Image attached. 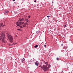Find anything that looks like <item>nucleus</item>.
<instances>
[{
    "instance_id": "8",
    "label": "nucleus",
    "mask_w": 73,
    "mask_h": 73,
    "mask_svg": "<svg viewBox=\"0 0 73 73\" xmlns=\"http://www.w3.org/2000/svg\"><path fill=\"white\" fill-rule=\"evenodd\" d=\"M24 20H25V21H26V22H27V23L28 22V23H29V20L28 19H25Z\"/></svg>"
},
{
    "instance_id": "19",
    "label": "nucleus",
    "mask_w": 73,
    "mask_h": 73,
    "mask_svg": "<svg viewBox=\"0 0 73 73\" xmlns=\"http://www.w3.org/2000/svg\"><path fill=\"white\" fill-rule=\"evenodd\" d=\"M44 46L45 48H46V45H45V44L44 45Z\"/></svg>"
},
{
    "instance_id": "30",
    "label": "nucleus",
    "mask_w": 73,
    "mask_h": 73,
    "mask_svg": "<svg viewBox=\"0 0 73 73\" xmlns=\"http://www.w3.org/2000/svg\"><path fill=\"white\" fill-rule=\"evenodd\" d=\"M2 25H1V26H2Z\"/></svg>"
},
{
    "instance_id": "7",
    "label": "nucleus",
    "mask_w": 73,
    "mask_h": 73,
    "mask_svg": "<svg viewBox=\"0 0 73 73\" xmlns=\"http://www.w3.org/2000/svg\"><path fill=\"white\" fill-rule=\"evenodd\" d=\"M8 12H9V11H5V15H7V14H8Z\"/></svg>"
},
{
    "instance_id": "2",
    "label": "nucleus",
    "mask_w": 73,
    "mask_h": 73,
    "mask_svg": "<svg viewBox=\"0 0 73 73\" xmlns=\"http://www.w3.org/2000/svg\"><path fill=\"white\" fill-rule=\"evenodd\" d=\"M5 36L4 34H1V36H0V40L1 41H2L3 43H5Z\"/></svg>"
},
{
    "instance_id": "14",
    "label": "nucleus",
    "mask_w": 73,
    "mask_h": 73,
    "mask_svg": "<svg viewBox=\"0 0 73 73\" xmlns=\"http://www.w3.org/2000/svg\"><path fill=\"white\" fill-rule=\"evenodd\" d=\"M28 62H32V60H28Z\"/></svg>"
},
{
    "instance_id": "1",
    "label": "nucleus",
    "mask_w": 73,
    "mask_h": 73,
    "mask_svg": "<svg viewBox=\"0 0 73 73\" xmlns=\"http://www.w3.org/2000/svg\"><path fill=\"white\" fill-rule=\"evenodd\" d=\"M48 62H44V64H46V65H43V66L42 67V68L44 70V72H46L48 70V67H47V66L48 65Z\"/></svg>"
},
{
    "instance_id": "13",
    "label": "nucleus",
    "mask_w": 73,
    "mask_h": 73,
    "mask_svg": "<svg viewBox=\"0 0 73 73\" xmlns=\"http://www.w3.org/2000/svg\"><path fill=\"white\" fill-rule=\"evenodd\" d=\"M40 33V31H38L36 32V33Z\"/></svg>"
},
{
    "instance_id": "3",
    "label": "nucleus",
    "mask_w": 73,
    "mask_h": 73,
    "mask_svg": "<svg viewBox=\"0 0 73 73\" xmlns=\"http://www.w3.org/2000/svg\"><path fill=\"white\" fill-rule=\"evenodd\" d=\"M7 37L9 40V42H11V43L13 42V37L12 36L8 35H7Z\"/></svg>"
},
{
    "instance_id": "4",
    "label": "nucleus",
    "mask_w": 73,
    "mask_h": 73,
    "mask_svg": "<svg viewBox=\"0 0 73 73\" xmlns=\"http://www.w3.org/2000/svg\"><path fill=\"white\" fill-rule=\"evenodd\" d=\"M25 25V23L24 22L22 23L21 22H20L19 23V24L17 25V26H19L20 27V28H23V27H25V26H23L22 25Z\"/></svg>"
},
{
    "instance_id": "29",
    "label": "nucleus",
    "mask_w": 73,
    "mask_h": 73,
    "mask_svg": "<svg viewBox=\"0 0 73 73\" xmlns=\"http://www.w3.org/2000/svg\"><path fill=\"white\" fill-rule=\"evenodd\" d=\"M13 1H15V0H13Z\"/></svg>"
},
{
    "instance_id": "25",
    "label": "nucleus",
    "mask_w": 73,
    "mask_h": 73,
    "mask_svg": "<svg viewBox=\"0 0 73 73\" xmlns=\"http://www.w3.org/2000/svg\"><path fill=\"white\" fill-rule=\"evenodd\" d=\"M18 31H20V29H18Z\"/></svg>"
},
{
    "instance_id": "10",
    "label": "nucleus",
    "mask_w": 73,
    "mask_h": 73,
    "mask_svg": "<svg viewBox=\"0 0 73 73\" xmlns=\"http://www.w3.org/2000/svg\"><path fill=\"white\" fill-rule=\"evenodd\" d=\"M65 55L66 56H68V52H65Z\"/></svg>"
},
{
    "instance_id": "18",
    "label": "nucleus",
    "mask_w": 73,
    "mask_h": 73,
    "mask_svg": "<svg viewBox=\"0 0 73 73\" xmlns=\"http://www.w3.org/2000/svg\"><path fill=\"white\" fill-rule=\"evenodd\" d=\"M56 60H59V58H57Z\"/></svg>"
},
{
    "instance_id": "32",
    "label": "nucleus",
    "mask_w": 73,
    "mask_h": 73,
    "mask_svg": "<svg viewBox=\"0 0 73 73\" xmlns=\"http://www.w3.org/2000/svg\"><path fill=\"white\" fill-rule=\"evenodd\" d=\"M15 3H16V2H15Z\"/></svg>"
},
{
    "instance_id": "9",
    "label": "nucleus",
    "mask_w": 73,
    "mask_h": 73,
    "mask_svg": "<svg viewBox=\"0 0 73 73\" xmlns=\"http://www.w3.org/2000/svg\"><path fill=\"white\" fill-rule=\"evenodd\" d=\"M15 45V44L13 43V44H9V45L10 46H12V45Z\"/></svg>"
},
{
    "instance_id": "26",
    "label": "nucleus",
    "mask_w": 73,
    "mask_h": 73,
    "mask_svg": "<svg viewBox=\"0 0 73 73\" xmlns=\"http://www.w3.org/2000/svg\"><path fill=\"white\" fill-rule=\"evenodd\" d=\"M29 18H30V16H29Z\"/></svg>"
},
{
    "instance_id": "28",
    "label": "nucleus",
    "mask_w": 73,
    "mask_h": 73,
    "mask_svg": "<svg viewBox=\"0 0 73 73\" xmlns=\"http://www.w3.org/2000/svg\"><path fill=\"white\" fill-rule=\"evenodd\" d=\"M52 3H53L54 2H53V1H52Z\"/></svg>"
},
{
    "instance_id": "16",
    "label": "nucleus",
    "mask_w": 73,
    "mask_h": 73,
    "mask_svg": "<svg viewBox=\"0 0 73 73\" xmlns=\"http://www.w3.org/2000/svg\"><path fill=\"white\" fill-rule=\"evenodd\" d=\"M50 64H48V68H50Z\"/></svg>"
},
{
    "instance_id": "6",
    "label": "nucleus",
    "mask_w": 73,
    "mask_h": 73,
    "mask_svg": "<svg viewBox=\"0 0 73 73\" xmlns=\"http://www.w3.org/2000/svg\"><path fill=\"white\" fill-rule=\"evenodd\" d=\"M35 65L36 66H38V61H36L35 62Z\"/></svg>"
},
{
    "instance_id": "15",
    "label": "nucleus",
    "mask_w": 73,
    "mask_h": 73,
    "mask_svg": "<svg viewBox=\"0 0 73 73\" xmlns=\"http://www.w3.org/2000/svg\"><path fill=\"white\" fill-rule=\"evenodd\" d=\"M38 47V45H36L34 46V48H37Z\"/></svg>"
},
{
    "instance_id": "12",
    "label": "nucleus",
    "mask_w": 73,
    "mask_h": 73,
    "mask_svg": "<svg viewBox=\"0 0 73 73\" xmlns=\"http://www.w3.org/2000/svg\"><path fill=\"white\" fill-rule=\"evenodd\" d=\"M66 48H67V46H64L63 48V49H66Z\"/></svg>"
},
{
    "instance_id": "31",
    "label": "nucleus",
    "mask_w": 73,
    "mask_h": 73,
    "mask_svg": "<svg viewBox=\"0 0 73 73\" xmlns=\"http://www.w3.org/2000/svg\"><path fill=\"white\" fill-rule=\"evenodd\" d=\"M23 1H24V0H23Z\"/></svg>"
},
{
    "instance_id": "34",
    "label": "nucleus",
    "mask_w": 73,
    "mask_h": 73,
    "mask_svg": "<svg viewBox=\"0 0 73 73\" xmlns=\"http://www.w3.org/2000/svg\"><path fill=\"white\" fill-rule=\"evenodd\" d=\"M18 7H19V6H18Z\"/></svg>"
},
{
    "instance_id": "24",
    "label": "nucleus",
    "mask_w": 73,
    "mask_h": 73,
    "mask_svg": "<svg viewBox=\"0 0 73 73\" xmlns=\"http://www.w3.org/2000/svg\"><path fill=\"white\" fill-rule=\"evenodd\" d=\"M61 46H63V44H61Z\"/></svg>"
},
{
    "instance_id": "20",
    "label": "nucleus",
    "mask_w": 73,
    "mask_h": 73,
    "mask_svg": "<svg viewBox=\"0 0 73 73\" xmlns=\"http://www.w3.org/2000/svg\"><path fill=\"white\" fill-rule=\"evenodd\" d=\"M47 17L49 18V17H50V16H47Z\"/></svg>"
},
{
    "instance_id": "5",
    "label": "nucleus",
    "mask_w": 73,
    "mask_h": 73,
    "mask_svg": "<svg viewBox=\"0 0 73 73\" xmlns=\"http://www.w3.org/2000/svg\"><path fill=\"white\" fill-rule=\"evenodd\" d=\"M21 61L22 63H24V62H25V59H24V58H23V59H22L21 60Z\"/></svg>"
},
{
    "instance_id": "17",
    "label": "nucleus",
    "mask_w": 73,
    "mask_h": 73,
    "mask_svg": "<svg viewBox=\"0 0 73 73\" xmlns=\"http://www.w3.org/2000/svg\"><path fill=\"white\" fill-rule=\"evenodd\" d=\"M39 67L40 68H42V66H41V65H40L39 66Z\"/></svg>"
},
{
    "instance_id": "27",
    "label": "nucleus",
    "mask_w": 73,
    "mask_h": 73,
    "mask_svg": "<svg viewBox=\"0 0 73 73\" xmlns=\"http://www.w3.org/2000/svg\"><path fill=\"white\" fill-rule=\"evenodd\" d=\"M27 25H28V24L27 23H26Z\"/></svg>"
},
{
    "instance_id": "22",
    "label": "nucleus",
    "mask_w": 73,
    "mask_h": 73,
    "mask_svg": "<svg viewBox=\"0 0 73 73\" xmlns=\"http://www.w3.org/2000/svg\"><path fill=\"white\" fill-rule=\"evenodd\" d=\"M64 27H66V25H64Z\"/></svg>"
},
{
    "instance_id": "33",
    "label": "nucleus",
    "mask_w": 73,
    "mask_h": 73,
    "mask_svg": "<svg viewBox=\"0 0 73 73\" xmlns=\"http://www.w3.org/2000/svg\"><path fill=\"white\" fill-rule=\"evenodd\" d=\"M28 68H29V67Z\"/></svg>"
},
{
    "instance_id": "21",
    "label": "nucleus",
    "mask_w": 73,
    "mask_h": 73,
    "mask_svg": "<svg viewBox=\"0 0 73 73\" xmlns=\"http://www.w3.org/2000/svg\"><path fill=\"white\" fill-rule=\"evenodd\" d=\"M34 2L35 3H36V0H35V1H34Z\"/></svg>"
},
{
    "instance_id": "23",
    "label": "nucleus",
    "mask_w": 73,
    "mask_h": 73,
    "mask_svg": "<svg viewBox=\"0 0 73 73\" xmlns=\"http://www.w3.org/2000/svg\"><path fill=\"white\" fill-rule=\"evenodd\" d=\"M4 26H5V25H3L2 27H4Z\"/></svg>"
},
{
    "instance_id": "11",
    "label": "nucleus",
    "mask_w": 73,
    "mask_h": 73,
    "mask_svg": "<svg viewBox=\"0 0 73 73\" xmlns=\"http://www.w3.org/2000/svg\"><path fill=\"white\" fill-rule=\"evenodd\" d=\"M20 21H23L24 20V18H22V19H19Z\"/></svg>"
}]
</instances>
